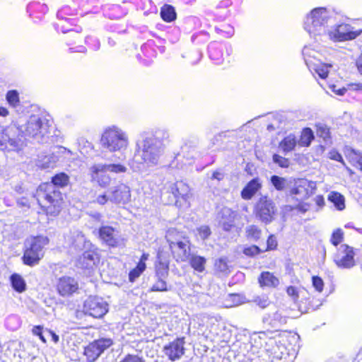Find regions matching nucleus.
Segmentation results:
<instances>
[{"mask_svg": "<svg viewBox=\"0 0 362 362\" xmlns=\"http://www.w3.org/2000/svg\"><path fill=\"white\" fill-rule=\"evenodd\" d=\"M259 355L250 357V362H268L267 360L264 358V356H267L265 349H261L257 352Z\"/></svg>", "mask_w": 362, "mask_h": 362, "instance_id": "nucleus-54", "label": "nucleus"}, {"mask_svg": "<svg viewBox=\"0 0 362 362\" xmlns=\"http://www.w3.org/2000/svg\"><path fill=\"white\" fill-rule=\"evenodd\" d=\"M354 249L347 245H341L334 257V262L341 269H351L355 265Z\"/></svg>", "mask_w": 362, "mask_h": 362, "instance_id": "nucleus-10", "label": "nucleus"}, {"mask_svg": "<svg viewBox=\"0 0 362 362\" xmlns=\"http://www.w3.org/2000/svg\"><path fill=\"white\" fill-rule=\"evenodd\" d=\"M165 238L170 247L171 245H177V243H183L184 240H189L185 232L179 230L175 228H169L166 232Z\"/></svg>", "mask_w": 362, "mask_h": 362, "instance_id": "nucleus-21", "label": "nucleus"}, {"mask_svg": "<svg viewBox=\"0 0 362 362\" xmlns=\"http://www.w3.org/2000/svg\"><path fill=\"white\" fill-rule=\"evenodd\" d=\"M35 197L47 214L54 216L59 214L63 198L54 185L42 183L37 189Z\"/></svg>", "mask_w": 362, "mask_h": 362, "instance_id": "nucleus-4", "label": "nucleus"}, {"mask_svg": "<svg viewBox=\"0 0 362 362\" xmlns=\"http://www.w3.org/2000/svg\"><path fill=\"white\" fill-rule=\"evenodd\" d=\"M161 18L167 22H171L176 18L175 8L170 5H165L160 11Z\"/></svg>", "mask_w": 362, "mask_h": 362, "instance_id": "nucleus-31", "label": "nucleus"}, {"mask_svg": "<svg viewBox=\"0 0 362 362\" xmlns=\"http://www.w3.org/2000/svg\"><path fill=\"white\" fill-rule=\"evenodd\" d=\"M215 269L217 272L223 274H228L229 272V266L228 264L227 259L225 257H221L217 259L215 262Z\"/></svg>", "mask_w": 362, "mask_h": 362, "instance_id": "nucleus-38", "label": "nucleus"}, {"mask_svg": "<svg viewBox=\"0 0 362 362\" xmlns=\"http://www.w3.org/2000/svg\"><path fill=\"white\" fill-rule=\"evenodd\" d=\"M258 282L261 287H276L279 284V280L272 273L263 272L258 278Z\"/></svg>", "mask_w": 362, "mask_h": 362, "instance_id": "nucleus-23", "label": "nucleus"}, {"mask_svg": "<svg viewBox=\"0 0 362 362\" xmlns=\"http://www.w3.org/2000/svg\"><path fill=\"white\" fill-rule=\"evenodd\" d=\"M329 129L326 125H318L317 129V135L322 138L325 141L330 138Z\"/></svg>", "mask_w": 362, "mask_h": 362, "instance_id": "nucleus-45", "label": "nucleus"}, {"mask_svg": "<svg viewBox=\"0 0 362 362\" xmlns=\"http://www.w3.org/2000/svg\"><path fill=\"white\" fill-rule=\"evenodd\" d=\"M343 238L344 233L342 230L341 228H337L333 231L330 241L334 246H337L342 242Z\"/></svg>", "mask_w": 362, "mask_h": 362, "instance_id": "nucleus-42", "label": "nucleus"}, {"mask_svg": "<svg viewBox=\"0 0 362 362\" xmlns=\"http://www.w3.org/2000/svg\"><path fill=\"white\" fill-rule=\"evenodd\" d=\"M235 214L229 208L223 207L218 214L219 225L226 231L230 230L234 226L233 222Z\"/></svg>", "mask_w": 362, "mask_h": 362, "instance_id": "nucleus-18", "label": "nucleus"}, {"mask_svg": "<svg viewBox=\"0 0 362 362\" xmlns=\"http://www.w3.org/2000/svg\"><path fill=\"white\" fill-rule=\"evenodd\" d=\"M108 170L106 164H94L89 168V175L92 182H95L103 188L107 187L111 182V178L107 174Z\"/></svg>", "mask_w": 362, "mask_h": 362, "instance_id": "nucleus-12", "label": "nucleus"}, {"mask_svg": "<svg viewBox=\"0 0 362 362\" xmlns=\"http://www.w3.org/2000/svg\"><path fill=\"white\" fill-rule=\"evenodd\" d=\"M69 176L64 173H61L54 175L52 177L51 182H46L45 184H53L57 187V189H59V187H62L66 186L69 183Z\"/></svg>", "mask_w": 362, "mask_h": 362, "instance_id": "nucleus-32", "label": "nucleus"}, {"mask_svg": "<svg viewBox=\"0 0 362 362\" xmlns=\"http://www.w3.org/2000/svg\"><path fill=\"white\" fill-rule=\"evenodd\" d=\"M226 307H233L240 305L244 302L243 298L236 293L229 294L228 298L226 300Z\"/></svg>", "mask_w": 362, "mask_h": 362, "instance_id": "nucleus-37", "label": "nucleus"}, {"mask_svg": "<svg viewBox=\"0 0 362 362\" xmlns=\"http://www.w3.org/2000/svg\"><path fill=\"white\" fill-rule=\"evenodd\" d=\"M334 22L332 11L325 7H318L305 16L303 28L317 42H325L330 36L329 26Z\"/></svg>", "mask_w": 362, "mask_h": 362, "instance_id": "nucleus-2", "label": "nucleus"}, {"mask_svg": "<svg viewBox=\"0 0 362 362\" xmlns=\"http://www.w3.org/2000/svg\"><path fill=\"white\" fill-rule=\"evenodd\" d=\"M110 202L115 204H125L131 200L130 188L123 183L112 187L109 190Z\"/></svg>", "mask_w": 362, "mask_h": 362, "instance_id": "nucleus-13", "label": "nucleus"}, {"mask_svg": "<svg viewBox=\"0 0 362 362\" xmlns=\"http://www.w3.org/2000/svg\"><path fill=\"white\" fill-rule=\"evenodd\" d=\"M107 303L103 298L90 296L84 303L83 311L90 316L100 318L107 313Z\"/></svg>", "mask_w": 362, "mask_h": 362, "instance_id": "nucleus-9", "label": "nucleus"}, {"mask_svg": "<svg viewBox=\"0 0 362 362\" xmlns=\"http://www.w3.org/2000/svg\"><path fill=\"white\" fill-rule=\"evenodd\" d=\"M106 168L109 172L115 173H124L127 170V168L121 164H106Z\"/></svg>", "mask_w": 362, "mask_h": 362, "instance_id": "nucleus-50", "label": "nucleus"}, {"mask_svg": "<svg viewBox=\"0 0 362 362\" xmlns=\"http://www.w3.org/2000/svg\"><path fill=\"white\" fill-rule=\"evenodd\" d=\"M329 158L332 160H337V161H342V156L340 153H339L337 151H331L329 153Z\"/></svg>", "mask_w": 362, "mask_h": 362, "instance_id": "nucleus-60", "label": "nucleus"}, {"mask_svg": "<svg viewBox=\"0 0 362 362\" xmlns=\"http://www.w3.org/2000/svg\"><path fill=\"white\" fill-rule=\"evenodd\" d=\"M99 237L110 247H116L118 244L117 233L111 226H105L100 227L99 229Z\"/></svg>", "mask_w": 362, "mask_h": 362, "instance_id": "nucleus-19", "label": "nucleus"}, {"mask_svg": "<svg viewBox=\"0 0 362 362\" xmlns=\"http://www.w3.org/2000/svg\"><path fill=\"white\" fill-rule=\"evenodd\" d=\"M284 351H286V348L283 345H276L273 346L271 356H269L271 362H284L286 355H287L286 353H284Z\"/></svg>", "mask_w": 362, "mask_h": 362, "instance_id": "nucleus-27", "label": "nucleus"}, {"mask_svg": "<svg viewBox=\"0 0 362 362\" xmlns=\"http://www.w3.org/2000/svg\"><path fill=\"white\" fill-rule=\"evenodd\" d=\"M296 144L297 139L296 136L290 134L279 143V148L281 149L284 153H287L295 148Z\"/></svg>", "mask_w": 362, "mask_h": 362, "instance_id": "nucleus-24", "label": "nucleus"}, {"mask_svg": "<svg viewBox=\"0 0 362 362\" xmlns=\"http://www.w3.org/2000/svg\"><path fill=\"white\" fill-rule=\"evenodd\" d=\"M120 362H144L143 358L136 356L128 354Z\"/></svg>", "mask_w": 362, "mask_h": 362, "instance_id": "nucleus-55", "label": "nucleus"}, {"mask_svg": "<svg viewBox=\"0 0 362 362\" xmlns=\"http://www.w3.org/2000/svg\"><path fill=\"white\" fill-rule=\"evenodd\" d=\"M165 279L157 278L156 282L151 288V291H168Z\"/></svg>", "mask_w": 362, "mask_h": 362, "instance_id": "nucleus-40", "label": "nucleus"}, {"mask_svg": "<svg viewBox=\"0 0 362 362\" xmlns=\"http://www.w3.org/2000/svg\"><path fill=\"white\" fill-rule=\"evenodd\" d=\"M197 235H199L202 240L207 239L211 233V229L208 226H202L197 228Z\"/></svg>", "mask_w": 362, "mask_h": 362, "instance_id": "nucleus-48", "label": "nucleus"}, {"mask_svg": "<svg viewBox=\"0 0 362 362\" xmlns=\"http://www.w3.org/2000/svg\"><path fill=\"white\" fill-rule=\"evenodd\" d=\"M316 185L314 182L306 179H300L295 182L293 187L290 189L288 199L291 201L300 202L308 199L313 194Z\"/></svg>", "mask_w": 362, "mask_h": 362, "instance_id": "nucleus-8", "label": "nucleus"}, {"mask_svg": "<svg viewBox=\"0 0 362 362\" xmlns=\"http://www.w3.org/2000/svg\"><path fill=\"white\" fill-rule=\"evenodd\" d=\"M148 257L149 255L148 253H144L138 264H143L144 268L146 269V266L145 262L148 259Z\"/></svg>", "mask_w": 362, "mask_h": 362, "instance_id": "nucleus-64", "label": "nucleus"}, {"mask_svg": "<svg viewBox=\"0 0 362 362\" xmlns=\"http://www.w3.org/2000/svg\"><path fill=\"white\" fill-rule=\"evenodd\" d=\"M242 197L245 199H249V183H247L241 192Z\"/></svg>", "mask_w": 362, "mask_h": 362, "instance_id": "nucleus-62", "label": "nucleus"}, {"mask_svg": "<svg viewBox=\"0 0 362 362\" xmlns=\"http://www.w3.org/2000/svg\"><path fill=\"white\" fill-rule=\"evenodd\" d=\"M273 161L281 168H288L290 164V161L288 158L277 154L273 156Z\"/></svg>", "mask_w": 362, "mask_h": 362, "instance_id": "nucleus-49", "label": "nucleus"}, {"mask_svg": "<svg viewBox=\"0 0 362 362\" xmlns=\"http://www.w3.org/2000/svg\"><path fill=\"white\" fill-rule=\"evenodd\" d=\"M314 200L315 202V204L320 208L325 205L324 198L321 195H317V197H315Z\"/></svg>", "mask_w": 362, "mask_h": 362, "instance_id": "nucleus-61", "label": "nucleus"}, {"mask_svg": "<svg viewBox=\"0 0 362 362\" xmlns=\"http://www.w3.org/2000/svg\"><path fill=\"white\" fill-rule=\"evenodd\" d=\"M11 281L13 288L18 291L22 292L25 289V284L23 278L18 274H13L11 276Z\"/></svg>", "mask_w": 362, "mask_h": 362, "instance_id": "nucleus-34", "label": "nucleus"}, {"mask_svg": "<svg viewBox=\"0 0 362 362\" xmlns=\"http://www.w3.org/2000/svg\"><path fill=\"white\" fill-rule=\"evenodd\" d=\"M331 66V64H325L323 63L322 61H320L315 62L313 66H310V67L308 68L310 71L314 70L320 78H325L328 76L329 68Z\"/></svg>", "mask_w": 362, "mask_h": 362, "instance_id": "nucleus-28", "label": "nucleus"}, {"mask_svg": "<svg viewBox=\"0 0 362 362\" xmlns=\"http://www.w3.org/2000/svg\"><path fill=\"white\" fill-rule=\"evenodd\" d=\"M84 354L90 361H95L101 355L100 351L94 342L90 343L85 349Z\"/></svg>", "mask_w": 362, "mask_h": 362, "instance_id": "nucleus-30", "label": "nucleus"}, {"mask_svg": "<svg viewBox=\"0 0 362 362\" xmlns=\"http://www.w3.org/2000/svg\"><path fill=\"white\" fill-rule=\"evenodd\" d=\"M49 120L37 115H31L28 121L16 127L11 125L4 129L0 138V146L7 147V144L11 148H18L21 146V139L14 138V134L18 131L22 136L33 138L40 142L47 134L49 131Z\"/></svg>", "mask_w": 362, "mask_h": 362, "instance_id": "nucleus-1", "label": "nucleus"}, {"mask_svg": "<svg viewBox=\"0 0 362 362\" xmlns=\"http://www.w3.org/2000/svg\"><path fill=\"white\" fill-rule=\"evenodd\" d=\"M330 88L332 92L335 93L338 95H344L346 92V89L345 88H337L336 85L331 86Z\"/></svg>", "mask_w": 362, "mask_h": 362, "instance_id": "nucleus-59", "label": "nucleus"}, {"mask_svg": "<svg viewBox=\"0 0 362 362\" xmlns=\"http://www.w3.org/2000/svg\"><path fill=\"white\" fill-rule=\"evenodd\" d=\"M269 327L274 331H279L282 327L286 323V317L283 316L281 313L276 312L272 316L264 320Z\"/></svg>", "mask_w": 362, "mask_h": 362, "instance_id": "nucleus-22", "label": "nucleus"}, {"mask_svg": "<svg viewBox=\"0 0 362 362\" xmlns=\"http://www.w3.org/2000/svg\"><path fill=\"white\" fill-rule=\"evenodd\" d=\"M302 54L308 67L313 66L315 62L322 61L323 54L320 49L313 47L312 45H305L303 48Z\"/></svg>", "mask_w": 362, "mask_h": 362, "instance_id": "nucleus-17", "label": "nucleus"}, {"mask_svg": "<svg viewBox=\"0 0 362 362\" xmlns=\"http://www.w3.org/2000/svg\"><path fill=\"white\" fill-rule=\"evenodd\" d=\"M313 286L315 287L316 291L322 292L324 287V282L322 279L319 276H313L312 279Z\"/></svg>", "mask_w": 362, "mask_h": 362, "instance_id": "nucleus-53", "label": "nucleus"}, {"mask_svg": "<svg viewBox=\"0 0 362 362\" xmlns=\"http://www.w3.org/2000/svg\"><path fill=\"white\" fill-rule=\"evenodd\" d=\"M287 294L291 296L294 300L298 298V293L294 286H288L286 289Z\"/></svg>", "mask_w": 362, "mask_h": 362, "instance_id": "nucleus-57", "label": "nucleus"}, {"mask_svg": "<svg viewBox=\"0 0 362 362\" xmlns=\"http://www.w3.org/2000/svg\"><path fill=\"white\" fill-rule=\"evenodd\" d=\"M261 230L255 226H250V238H252L254 240H257L261 237Z\"/></svg>", "mask_w": 362, "mask_h": 362, "instance_id": "nucleus-56", "label": "nucleus"}, {"mask_svg": "<svg viewBox=\"0 0 362 362\" xmlns=\"http://www.w3.org/2000/svg\"><path fill=\"white\" fill-rule=\"evenodd\" d=\"M82 259L83 263L87 267L92 264H95L96 262L99 261L98 255L93 251H86L83 252Z\"/></svg>", "mask_w": 362, "mask_h": 362, "instance_id": "nucleus-35", "label": "nucleus"}, {"mask_svg": "<svg viewBox=\"0 0 362 362\" xmlns=\"http://www.w3.org/2000/svg\"><path fill=\"white\" fill-rule=\"evenodd\" d=\"M362 30H354L349 24H341L334 29H330L329 40L345 41L355 39L361 33Z\"/></svg>", "mask_w": 362, "mask_h": 362, "instance_id": "nucleus-11", "label": "nucleus"}, {"mask_svg": "<svg viewBox=\"0 0 362 362\" xmlns=\"http://www.w3.org/2000/svg\"><path fill=\"white\" fill-rule=\"evenodd\" d=\"M100 144L110 152H122L129 145L127 133L120 128L113 126L107 129L102 134Z\"/></svg>", "mask_w": 362, "mask_h": 362, "instance_id": "nucleus-5", "label": "nucleus"}, {"mask_svg": "<svg viewBox=\"0 0 362 362\" xmlns=\"http://www.w3.org/2000/svg\"><path fill=\"white\" fill-rule=\"evenodd\" d=\"M252 301L261 308H264L269 304V298L265 295L255 296Z\"/></svg>", "mask_w": 362, "mask_h": 362, "instance_id": "nucleus-47", "label": "nucleus"}, {"mask_svg": "<svg viewBox=\"0 0 362 362\" xmlns=\"http://www.w3.org/2000/svg\"><path fill=\"white\" fill-rule=\"evenodd\" d=\"M271 182L274 187H275V189L277 190H283L286 187V180L277 175L272 176Z\"/></svg>", "mask_w": 362, "mask_h": 362, "instance_id": "nucleus-41", "label": "nucleus"}, {"mask_svg": "<svg viewBox=\"0 0 362 362\" xmlns=\"http://www.w3.org/2000/svg\"><path fill=\"white\" fill-rule=\"evenodd\" d=\"M170 189L175 199L181 198L187 201L190 196L189 187L182 181H177L172 184Z\"/></svg>", "mask_w": 362, "mask_h": 362, "instance_id": "nucleus-20", "label": "nucleus"}, {"mask_svg": "<svg viewBox=\"0 0 362 362\" xmlns=\"http://www.w3.org/2000/svg\"><path fill=\"white\" fill-rule=\"evenodd\" d=\"M356 64L358 72L362 75V54L357 59Z\"/></svg>", "mask_w": 362, "mask_h": 362, "instance_id": "nucleus-63", "label": "nucleus"}, {"mask_svg": "<svg viewBox=\"0 0 362 362\" xmlns=\"http://www.w3.org/2000/svg\"><path fill=\"white\" fill-rule=\"evenodd\" d=\"M108 202H110V194H107L106 193L98 195L93 200L94 203L101 206L106 204Z\"/></svg>", "mask_w": 362, "mask_h": 362, "instance_id": "nucleus-51", "label": "nucleus"}, {"mask_svg": "<svg viewBox=\"0 0 362 362\" xmlns=\"http://www.w3.org/2000/svg\"><path fill=\"white\" fill-rule=\"evenodd\" d=\"M6 100L8 103L16 107L19 103L18 93L16 90H10L6 94Z\"/></svg>", "mask_w": 362, "mask_h": 362, "instance_id": "nucleus-46", "label": "nucleus"}, {"mask_svg": "<svg viewBox=\"0 0 362 362\" xmlns=\"http://www.w3.org/2000/svg\"><path fill=\"white\" fill-rule=\"evenodd\" d=\"M328 199L334 204L338 210L341 211L344 209V197L340 193L337 192H332L329 194Z\"/></svg>", "mask_w": 362, "mask_h": 362, "instance_id": "nucleus-29", "label": "nucleus"}, {"mask_svg": "<svg viewBox=\"0 0 362 362\" xmlns=\"http://www.w3.org/2000/svg\"><path fill=\"white\" fill-rule=\"evenodd\" d=\"M168 138V132H163L162 138L155 136L143 139L140 144H137V149L134 156L136 161L145 163L148 166L158 165L165 151L163 140Z\"/></svg>", "mask_w": 362, "mask_h": 362, "instance_id": "nucleus-3", "label": "nucleus"}, {"mask_svg": "<svg viewBox=\"0 0 362 362\" xmlns=\"http://www.w3.org/2000/svg\"><path fill=\"white\" fill-rule=\"evenodd\" d=\"M78 289V284L74 279L63 276L59 279L57 290L62 296H69Z\"/></svg>", "mask_w": 362, "mask_h": 362, "instance_id": "nucleus-16", "label": "nucleus"}, {"mask_svg": "<svg viewBox=\"0 0 362 362\" xmlns=\"http://www.w3.org/2000/svg\"><path fill=\"white\" fill-rule=\"evenodd\" d=\"M313 139L314 135L312 130L310 128H305L302 132L299 144L302 146H308Z\"/></svg>", "mask_w": 362, "mask_h": 362, "instance_id": "nucleus-33", "label": "nucleus"}, {"mask_svg": "<svg viewBox=\"0 0 362 362\" xmlns=\"http://www.w3.org/2000/svg\"><path fill=\"white\" fill-rule=\"evenodd\" d=\"M276 211L275 204L267 196L259 197L254 206L255 216L266 224L274 219Z\"/></svg>", "mask_w": 362, "mask_h": 362, "instance_id": "nucleus-7", "label": "nucleus"}, {"mask_svg": "<svg viewBox=\"0 0 362 362\" xmlns=\"http://www.w3.org/2000/svg\"><path fill=\"white\" fill-rule=\"evenodd\" d=\"M48 242V238L44 236L32 238L30 240H28L30 247L24 252L23 257L24 263L29 266L38 264L43 257L42 249Z\"/></svg>", "mask_w": 362, "mask_h": 362, "instance_id": "nucleus-6", "label": "nucleus"}, {"mask_svg": "<svg viewBox=\"0 0 362 362\" xmlns=\"http://www.w3.org/2000/svg\"><path fill=\"white\" fill-rule=\"evenodd\" d=\"M170 248L177 262H186L189 259L191 255L189 240H184L183 243H177V245H171Z\"/></svg>", "mask_w": 362, "mask_h": 362, "instance_id": "nucleus-15", "label": "nucleus"}, {"mask_svg": "<svg viewBox=\"0 0 362 362\" xmlns=\"http://www.w3.org/2000/svg\"><path fill=\"white\" fill-rule=\"evenodd\" d=\"M277 246V241L274 235H270L267 240V248L261 249L258 246H250V256L259 254L265 250H274Z\"/></svg>", "mask_w": 362, "mask_h": 362, "instance_id": "nucleus-26", "label": "nucleus"}, {"mask_svg": "<svg viewBox=\"0 0 362 362\" xmlns=\"http://www.w3.org/2000/svg\"><path fill=\"white\" fill-rule=\"evenodd\" d=\"M185 337H178L163 347L165 355L171 361L181 358L185 354Z\"/></svg>", "mask_w": 362, "mask_h": 362, "instance_id": "nucleus-14", "label": "nucleus"}, {"mask_svg": "<svg viewBox=\"0 0 362 362\" xmlns=\"http://www.w3.org/2000/svg\"><path fill=\"white\" fill-rule=\"evenodd\" d=\"M146 269L144 268L143 264H138L136 267L132 269L129 274V279L130 281L134 282L136 279H137L141 273Z\"/></svg>", "mask_w": 362, "mask_h": 362, "instance_id": "nucleus-44", "label": "nucleus"}, {"mask_svg": "<svg viewBox=\"0 0 362 362\" xmlns=\"http://www.w3.org/2000/svg\"><path fill=\"white\" fill-rule=\"evenodd\" d=\"M168 264L165 262H159L156 266V278L166 279L168 276Z\"/></svg>", "mask_w": 362, "mask_h": 362, "instance_id": "nucleus-36", "label": "nucleus"}, {"mask_svg": "<svg viewBox=\"0 0 362 362\" xmlns=\"http://www.w3.org/2000/svg\"><path fill=\"white\" fill-rule=\"evenodd\" d=\"M298 204L295 207L296 209L298 210L302 213H305L310 209V204L308 203L302 202V201L298 202Z\"/></svg>", "mask_w": 362, "mask_h": 362, "instance_id": "nucleus-58", "label": "nucleus"}, {"mask_svg": "<svg viewBox=\"0 0 362 362\" xmlns=\"http://www.w3.org/2000/svg\"><path fill=\"white\" fill-rule=\"evenodd\" d=\"M57 160L58 159L55 156H45L41 161L40 166L45 169L53 168Z\"/></svg>", "mask_w": 362, "mask_h": 362, "instance_id": "nucleus-43", "label": "nucleus"}, {"mask_svg": "<svg viewBox=\"0 0 362 362\" xmlns=\"http://www.w3.org/2000/svg\"><path fill=\"white\" fill-rule=\"evenodd\" d=\"M102 354L105 349L112 344V341L109 338H102L93 341Z\"/></svg>", "mask_w": 362, "mask_h": 362, "instance_id": "nucleus-39", "label": "nucleus"}, {"mask_svg": "<svg viewBox=\"0 0 362 362\" xmlns=\"http://www.w3.org/2000/svg\"><path fill=\"white\" fill-rule=\"evenodd\" d=\"M262 184L258 179L250 180V198L261 188Z\"/></svg>", "mask_w": 362, "mask_h": 362, "instance_id": "nucleus-52", "label": "nucleus"}, {"mask_svg": "<svg viewBox=\"0 0 362 362\" xmlns=\"http://www.w3.org/2000/svg\"><path fill=\"white\" fill-rule=\"evenodd\" d=\"M190 266L197 272H203L205 270L206 259L202 256L192 255L188 259Z\"/></svg>", "mask_w": 362, "mask_h": 362, "instance_id": "nucleus-25", "label": "nucleus"}]
</instances>
